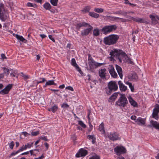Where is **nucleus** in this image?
I'll return each mask as SVG.
<instances>
[{"mask_svg": "<svg viewBox=\"0 0 159 159\" xmlns=\"http://www.w3.org/2000/svg\"><path fill=\"white\" fill-rule=\"evenodd\" d=\"M82 27H87L81 31V34L82 36H87L93 30V27L89 24L84 22H80L78 23L75 25L76 29L80 30Z\"/></svg>", "mask_w": 159, "mask_h": 159, "instance_id": "f257e3e1", "label": "nucleus"}, {"mask_svg": "<svg viewBox=\"0 0 159 159\" xmlns=\"http://www.w3.org/2000/svg\"><path fill=\"white\" fill-rule=\"evenodd\" d=\"M119 36L116 34H111L104 39L103 42L107 45H110L116 43Z\"/></svg>", "mask_w": 159, "mask_h": 159, "instance_id": "f03ea898", "label": "nucleus"}, {"mask_svg": "<svg viewBox=\"0 0 159 159\" xmlns=\"http://www.w3.org/2000/svg\"><path fill=\"white\" fill-rule=\"evenodd\" d=\"M110 55L111 56L115 57L120 62H122V60L124 61L127 56L126 54L122 50L117 49H114L113 51L110 52Z\"/></svg>", "mask_w": 159, "mask_h": 159, "instance_id": "7ed1b4c3", "label": "nucleus"}, {"mask_svg": "<svg viewBox=\"0 0 159 159\" xmlns=\"http://www.w3.org/2000/svg\"><path fill=\"white\" fill-rule=\"evenodd\" d=\"M120 95V96L118 100L116 102V103L117 105L124 107L128 104V101L125 94H121Z\"/></svg>", "mask_w": 159, "mask_h": 159, "instance_id": "20e7f679", "label": "nucleus"}, {"mask_svg": "<svg viewBox=\"0 0 159 159\" xmlns=\"http://www.w3.org/2000/svg\"><path fill=\"white\" fill-rule=\"evenodd\" d=\"M109 91L107 93L108 95H110L113 91H115L118 89V86L115 81H111L108 84Z\"/></svg>", "mask_w": 159, "mask_h": 159, "instance_id": "39448f33", "label": "nucleus"}, {"mask_svg": "<svg viewBox=\"0 0 159 159\" xmlns=\"http://www.w3.org/2000/svg\"><path fill=\"white\" fill-rule=\"evenodd\" d=\"M116 28L117 26L116 25H106L101 29V31L103 34H106L108 33L115 31Z\"/></svg>", "mask_w": 159, "mask_h": 159, "instance_id": "423d86ee", "label": "nucleus"}, {"mask_svg": "<svg viewBox=\"0 0 159 159\" xmlns=\"http://www.w3.org/2000/svg\"><path fill=\"white\" fill-rule=\"evenodd\" d=\"M108 137L111 141H115L117 140H120V138L119 137V134L117 132L110 133L108 134Z\"/></svg>", "mask_w": 159, "mask_h": 159, "instance_id": "0eeeda50", "label": "nucleus"}, {"mask_svg": "<svg viewBox=\"0 0 159 159\" xmlns=\"http://www.w3.org/2000/svg\"><path fill=\"white\" fill-rule=\"evenodd\" d=\"M114 151L117 155L120 156L121 154L125 153L126 152L125 148L122 147L117 146L114 149Z\"/></svg>", "mask_w": 159, "mask_h": 159, "instance_id": "6e6552de", "label": "nucleus"}, {"mask_svg": "<svg viewBox=\"0 0 159 159\" xmlns=\"http://www.w3.org/2000/svg\"><path fill=\"white\" fill-rule=\"evenodd\" d=\"M13 86L12 84L7 85L4 89L0 91V94L5 95L8 94Z\"/></svg>", "mask_w": 159, "mask_h": 159, "instance_id": "1a4fd4ad", "label": "nucleus"}, {"mask_svg": "<svg viewBox=\"0 0 159 159\" xmlns=\"http://www.w3.org/2000/svg\"><path fill=\"white\" fill-rule=\"evenodd\" d=\"M88 154L87 150L84 148H81L79 152L76 154L75 156L77 157H84L85 156Z\"/></svg>", "mask_w": 159, "mask_h": 159, "instance_id": "9d476101", "label": "nucleus"}, {"mask_svg": "<svg viewBox=\"0 0 159 159\" xmlns=\"http://www.w3.org/2000/svg\"><path fill=\"white\" fill-rule=\"evenodd\" d=\"M107 69L111 77L114 78L117 77V75L115 71L114 68L112 65H110Z\"/></svg>", "mask_w": 159, "mask_h": 159, "instance_id": "9b49d317", "label": "nucleus"}, {"mask_svg": "<svg viewBox=\"0 0 159 159\" xmlns=\"http://www.w3.org/2000/svg\"><path fill=\"white\" fill-rule=\"evenodd\" d=\"M106 71H107L106 69L104 68L99 70L98 71L99 75L100 78L103 79H106Z\"/></svg>", "mask_w": 159, "mask_h": 159, "instance_id": "f8f14e48", "label": "nucleus"}, {"mask_svg": "<svg viewBox=\"0 0 159 159\" xmlns=\"http://www.w3.org/2000/svg\"><path fill=\"white\" fill-rule=\"evenodd\" d=\"M129 18L131 19L134 21L139 23H147L148 22L145 21L143 19L140 18H134L131 16H129Z\"/></svg>", "mask_w": 159, "mask_h": 159, "instance_id": "ddd939ff", "label": "nucleus"}, {"mask_svg": "<svg viewBox=\"0 0 159 159\" xmlns=\"http://www.w3.org/2000/svg\"><path fill=\"white\" fill-rule=\"evenodd\" d=\"M128 98L131 106H133L134 107H138V103L133 99L131 96H129L128 97Z\"/></svg>", "mask_w": 159, "mask_h": 159, "instance_id": "4468645a", "label": "nucleus"}, {"mask_svg": "<svg viewBox=\"0 0 159 159\" xmlns=\"http://www.w3.org/2000/svg\"><path fill=\"white\" fill-rule=\"evenodd\" d=\"M136 123L139 125H144L145 123V120L142 118L139 117L137 119Z\"/></svg>", "mask_w": 159, "mask_h": 159, "instance_id": "2eb2a0df", "label": "nucleus"}, {"mask_svg": "<svg viewBox=\"0 0 159 159\" xmlns=\"http://www.w3.org/2000/svg\"><path fill=\"white\" fill-rule=\"evenodd\" d=\"M118 84L119 85L120 89L121 92H125L127 90V87L122 83L121 81H119L118 82Z\"/></svg>", "mask_w": 159, "mask_h": 159, "instance_id": "dca6fc26", "label": "nucleus"}, {"mask_svg": "<svg viewBox=\"0 0 159 159\" xmlns=\"http://www.w3.org/2000/svg\"><path fill=\"white\" fill-rule=\"evenodd\" d=\"M116 68L120 78L122 79L123 77L122 70L121 68L117 65H116Z\"/></svg>", "mask_w": 159, "mask_h": 159, "instance_id": "f3484780", "label": "nucleus"}, {"mask_svg": "<svg viewBox=\"0 0 159 159\" xmlns=\"http://www.w3.org/2000/svg\"><path fill=\"white\" fill-rule=\"evenodd\" d=\"M7 18V12L0 13V19L2 21H5Z\"/></svg>", "mask_w": 159, "mask_h": 159, "instance_id": "a211bd4d", "label": "nucleus"}, {"mask_svg": "<svg viewBox=\"0 0 159 159\" xmlns=\"http://www.w3.org/2000/svg\"><path fill=\"white\" fill-rule=\"evenodd\" d=\"M94 63V65H95V67L96 68H97L99 66H100L102 65H104L105 64L104 63H99L98 62H96L93 59H91V60L88 62V63Z\"/></svg>", "mask_w": 159, "mask_h": 159, "instance_id": "6ab92c4d", "label": "nucleus"}, {"mask_svg": "<svg viewBox=\"0 0 159 159\" xmlns=\"http://www.w3.org/2000/svg\"><path fill=\"white\" fill-rule=\"evenodd\" d=\"M131 79L134 80H137L138 79V76L135 72H133L131 73L130 76Z\"/></svg>", "mask_w": 159, "mask_h": 159, "instance_id": "aec40b11", "label": "nucleus"}, {"mask_svg": "<svg viewBox=\"0 0 159 159\" xmlns=\"http://www.w3.org/2000/svg\"><path fill=\"white\" fill-rule=\"evenodd\" d=\"M56 85V84L54 82L53 80H49L47 81L45 84L43 86L44 88L46 87L47 86L50 85Z\"/></svg>", "mask_w": 159, "mask_h": 159, "instance_id": "412c9836", "label": "nucleus"}, {"mask_svg": "<svg viewBox=\"0 0 159 159\" xmlns=\"http://www.w3.org/2000/svg\"><path fill=\"white\" fill-rule=\"evenodd\" d=\"M151 124L155 128L159 129V123L156 121L152 120Z\"/></svg>", "mask_w": 159, "mask_h": 159, "instance_id": "4be33fe9", "label": "nucleus"}, {"mask_svg": "<svg viewBox=\"0 0 159 159\" xmlns=\"http://www.w3.org/2000/svg\"><path fill=\"white\" fill-rule=\"evenodd\" d=\"M89 15L91 17L95 18H97L99 17V15L93 12H89Z\"/></svg>", "mask_w": 159, "mask_h": 159, "instance_id": "5701e85b", "label": "nucleus"}, {"mask_svg": "<svg viewBox=\"0 0 159 159\" xmlns=\"http://www.w3.org/2000/svg\"><path fill=\"white\" fill-rule=\"evenodd\" d=\"M118 96L117 93H114L109 98V100H111V101H113L115 100L116 98ZM109 102H111V101L109 100Z\"/></svg>", "mask_w": 159, "mask_h": 159, "instance_id": "b1692460", "label": "nucleus"}, {"mask_svg": "<svg viewBox=\"0 0 159 159\" xmlns=\"http://www.w3.org/2000/svg\"><path fill=\"white\" fill-rule=\"evenodd\" d=\"M100 34V30L98 28L94 29L93 30V35L95 36H98Z\"/></svg>", "mask_w": 159, "mask_h": 159, "instance_id": "393cba45", "label": "nucleus"}, {"mask_svg": "<svg viewBox=\"0 0 159 159\" xmlns=\"http://www.w3.org/2000/svg\"><path fill=\"white\" fill-rule=\"evenodd\" d=\"M87 138L89 140L92 139V143L93 144H94L95 143L96 138L93 135H89L87 136Z\"/></svg>", "mask_w": 159, "mask_h": 159, "instance_id": "a878e982", "label": "nucleus"}, {"mask_svg": "<svg viewBox=\"0 0 159 159\" xmlns=\"http://www.w3.org/2000/svg\"><path fill=\"white\" fill-rule=\"evenodd\" d=\"M16 37L18 39L24 43H26L27 41V40L25 39L22 36H20L17 34H16Z\"/></svg>", "mask_w": 159, "mask_h": 159, "instance_id": "bb28decb", "label": "nucleus"}, {"mask_svg": "<svg viewBox=\"0 0 159 159\" xmlns=\"http://www.w3.org/2000/svg\"><path fill=\"white\" fill-rule=\"evenodd\" d=\"M127 13H128L126 11H124L121 10H119L116 11L114 12V13L115 14L122 15L125 16L127 14Z\"/></svg>", "mask_w": 159, "mask_h": 159, "instance_id": "cd10ccee", "label": "nucleus"}, {"mask_svg": "<svg viewBox=\"0 0 159 159\" xmlns=\"http://www.w3.org/2000/svg\"><path fill=\"white\" fill-rule=\"evenodd\" d=\"M43 7L46 10H50L51 7L50 4L48 2H46L43 5Z\"/></svg>", "mask_w": 159, "mask_h": 159, "instance_id": "c85d7f7f", "label": "nucleus"}, {"mask_svg": "<svg viewBox=\"0 0 159 159\" xmlns=\"http://www.w3.org/2000/svg\"><path fill=\"white\" fill-rule=\"evenodd\" d=\"M153 112L158 114L159 112V105L156 104L155 108L153 109Z\"/></svg>", "mask_w": 159, "mask_h": 159, "instance_id": "c756f323", "label": "nucleus"}, {"mask_svg": "<svg viewBox=\"0 0 159 159\" xmlns=\"http://www.w3.org/2000/svg\"><path fill=\"white\" fill-rule=\"evenodd\" d=\"M153 112L158 114L159 112V105L156 104L155 108L153 109Z\"/></svg>", "mask_w": 159, "mask_h": 159, "instance_id": "7c9ffc66", "label": "nucleus"}, {"mask_svg": "<svg viewBox=\"0 0 159 159\" xmlns=\"http://www.w3.org/2000/svg\"><path fill=\"white\" fill-rule=\"evenodd\" d=\"M27 6L28 7H31L34 8H37V5L34 3H33L30 2H28L27 4Z\"/></svg>", "mask_w": 159, "mask_h": 159, "instance_id": "2f4dec72", "label": "nucleus"}, {"mask_svg": "<svg viewBox=\"0 0 159 159\" xmlns=\"http://www.w3.org/2000/svg\"><path fill=\"white\" fill-rule=\"evenodd\" d=\"M7 12V11L5 10L4 7V5L2 3H0V13L2 12Z\"/></svg>", "mask_w": 159, "mask_h": 159, "instance_id": "473e14b6", "label": "nucleus"}, {"mask_svg": "<svg viewBox=\"0 0 159 159\" xmlns=\"http://www.w3.org/2000/svg\"><path fill=\"white\" fill-rule=\"evenodd\" d=\"M58 107L57 105H55L52 108L49 109V111H52L53 112H56L58 109Z\"/></svg>", "mask_w": 159, "mask_h": 159, "instance_id": "72a5a7b5", "label": "nucleus"}, {"mask_svg": "<svg viewBox=\"0 0 159 159\" xmlns=\"http://www.w3.org/2000/svg\"><path fill=\"white\" fill-rule=\"evenodd\" d=\"M90 9L91 7H90L87 6L84 7V9L82 10V11L84 13L88 12H89Z\"/></svg>", "mask_w": 159, "mask_h": 159, "instance_id": "f704fd0d", "label": "nucleus"}, {"mask_svg": "<svg viewBox=\"0 0 159 159\" xmlns=\"http://www.w3.org/2000/svg\"><path fill=\"white\" fill-rule=\"evenodd\" d=\"M94 11L97 12L99 13H102L103 12L104 10L102 8H95L94 9Z\"/></svg>", "mask_w": 159, "mask_h": 159, "instance_id": "c9c22d12", "label": "nucleus"}, {"mask_svg": "<svg viewBox=\"0 0 159 159\" xmlns=\"http://www.w3.org/2000/svg\"><path fill=\"white\" fill-rule=\"evenodd\" d=\"M2 69L3 70L4 73L6 74V75L7 76L9 73V70L5 67H3Z\"/></svg>", "mask_w": 159, "mask_h": 159, "instance_id": "e433bc0d", "label": "nucleus"}, {"mask_svg": "<svg viewBox=\"0 0 159 159\" xmlns=\"http://www.w3.org/2000/svg\"><path fill=\"white\" fill-rule=\"evenodd\" d=\"M71 64L73 66L75 67L78 66L75 60V58L72 59L71 60Z\"/></svg>", "mask_w": 159, "mask_h": 159, "instance_id": "4c0bfd02", "label": "nucleus"}, {"mask_svg": "<svg viewBox=\"0 0 159 159\" xmlns=\"http://www.w3.org/2000/svg\"><path fill=\"white\" fill-rule=\"evenodd\" d=\"M89 65V67L90 68V70L92 71H93L94 70V68H95V65H94V63H88Z\"/></svg>", "mask_w": 159, "mask_h": 159, "instance_id": "58836bf2", "label": "nucleus"}, {"mask_svg": "<svg viewBox=\"0 0 159 159\" xmlns=\"http://www.w3.org/2000/svg\"><path fill=\"white\" fill-rule=\"evenodd\" d=\"M50 2L53 6H56L57 5L58 0H50Z\"/></svg>", "mask_w": 159, "mask_h": 159, "instance_id": "ea45409f", "label": "nucleus"}, {"mask_svg": "<svg viewBox=\"0 0 159 159\" xmlns=\"http://www.w3.org/2000/svg\"><path fill=\"white\" fill-rule=\"evenodd\" d=\"M112 18L114 20H116L117 19H121V21L122 22H126L127 20L125 19L121 18H120L119 17H112Z\"/></svg>", "mask_w": 159, "mask_h": 159, "instance_id": "a19ab883", "label": "nucleus"}, {"mask_svg": "<svg viewBox=\"0 0 159 159\" xmlns=\"http://www.w3.org/2000/svg\"><path fill=\"white\" fill-rule=\"evenodd\" d=\"M98 129L100 131H104V125L103 123H102L99 126Z\"/></svg>", "mask_w": 159, "mask_h": 159, "instance_id": "79ce46f5", "label": "nucleus"}, {"mask_svg": "<svg viewBox=\"0 0 159 159\" xmlns=\"http://www.w3.org/2000/svg\"><path fill=\"white\" fill-rule=\"evenodd\" d=\"M21 76L23 77L24 80H26L29 78L28 75H25L23 72L21 73Z\"/></svg>", "mask_w": 159, "mask_h": 159, "instance_id": "37998d69", "label": "nucleus"}, {"mask_svg": "<svg viewBox=\"0 0 159 159\" xmlns=\"http://www.w3.org/2000/svg\"><path fill=\"white\" fill-rule=\"evenodd\" d=\"M152 118L156 120H158L159 118L158 114L153 112L152 114Z\"/></svg>", "mask_w": 159, "mask_h": 159, "instance_id": "c03bdc74", "label": "nucleus"}, {"mask_svg": "<svg viewBox=\"0 0 159 159\" xmlns=\"http://www.w3.org/2000/svg\"><path fill=\"white\" fill-rule=\"evenodd\" d=\"M149 17L151 19V20L152 21L154 22L157 21V20L155 16L153 15H150L149 16Z\"/></svg>", "mask_w": 159, "mask_h": 159, "instance_id": "a18cd8bd", "label": "nucleus"}, {"mask_svg": "<svg viewBox=\"0 0 159 159\" xmlns=\"http://www.w3.org/2000/svg\"><path fill=\"white\" fill-rule=\"evenodd\" d=\"M79 124L83 128H85L86 127L85 125L84 124L83 122L81 120H80L79 121Z\"/></svg>", "mask_w": 159, "mask_h": 159, "instance_id": "49530a36", "label": "nucleus"}, {"mask_svg": "<svg viewBox=\"0 0 159 159\" xmlns=\"http://www.w3.org/2000/svg\"><path fill=\"white\" fill-rule=\"evenodd\" d=\"M76 70L81 74L82 75H83V73L82 71L80 68L78 66L75 67Z\"/></svg>", "mask_w": 159, "mask_h": 159, "instance_id": "de8ad7c7", "label": "nucleus"}, {"mask_svg": "<svg viewBox=\"0 0 159 159\" xmlns=\"http://www.w3.org/2000/svg\"><path fill=\"white\" fill-rule=\"evenodd\" d=\"M26 149V147L25 145L24 146L23 145L22 147L20 148L19 150L17 151H18V152H19L24 150Z\"/></svg>", "mask_w": 159, "mask_h": 159, "instance_id": "09e8293b", "label": "nucleus"}, {"mask_svg": "<svg viewBox=\"0 0 159 159\" xmlns=\"http://www.w3.org/2000/svg\"><path fill=\"white\" fill-rule=\"evenodd\" d=\"M39 134V131L35 132H32L31 133V135L32 136H36L38 135Z\"/></svg>", "mask_w": 159, "mask_h": 159, "instance_id": "8fccbe9b", "label": "nucleus"}, {"mask_svg": "<svg viewBox=\"0 0 159 159\" xmlns=\"http://www.w3.org/2000/svg\"><path fill=\"white\" fill-rule=\"evenodd\" d=\"M33 142H32L30 144L27 143L26 145H25L26 149L28 148H30L31 147H32L33 146Z\"/></svg>", "mask_w": 159, "mask_h": 159, "instance_id": "3c124183", "label": "nucleus"}, {"mask_svg": "<svg viewBox=\"0 0 159 159\" xmlns=\"http://www.w3.org/2000/svg\"><path fill=\"white\" fill-rule=\"evenodd\" d=\"M15 144L13 141H11L9 144L10 148L12 149L13 147L14 146Z\"/></svg>", "mask_w": 159, "mask_h": 159, "instance_id": "603ef678", "label": "nucleus"}, {"mask_svg": "<svg viewBox=\"0 0 159 159\" xmlns=\"http://www.w3.org/2000/svg\"><path fill=\"white\" fill-rule=\"evenodd\" d=\"M40 139H42V140H44L45 141H48V139H47V136H41L40 138Z\"/></svg>", "mask_w": 159, "mask_h": 159, "instance_id": "864d4df0", "label": "nucleus"}, {"mask_svg": "<svg viewBox=\"0 0 159 159\" xmlns=\"http://www.w3.org/2000/svg\"><path fill=\"white\" fill-rule=\"evenodd\" d=\"M69 107V105L66 103H64L61 104V107L63 108H67Z\"/></svg>", "mask_w": 159, "mask_h": 159, "instance_id": "5fc2aeb1", "label": "nucleus"}, {"mask_svg": "<svg viewBox=\"0 0 159 159\" xmlns=\"http://www.w3.org/2000/svg\"><path fill=\"white\" fill-rule=\"evenodd\" d=\"M89 159H100V158L99 156L95 155Z\"/></svg>", "mask_w": 159, "mask_h": 159, "instance_id": "6e6d98bb", "label": "nucleus"}, {"mask_svg": "<svg viewBox=\"0 0 159 159\" xmlns=\"http://www.w3.org/2000/svg\"><path fill=\"white\" fill-rule=\"evenodd\" d=\"M19 153V152H18V151H16V152H13L11 153L10 154V156H9V157H11V156H14Z\"/></svg>", "mask_w": 159, "mask_h": 159, "instance_id": "4d7b16f0", "label": "nucleus"}, {"mask_svg": "<svg viewBox=\"0 0 159 159\" xmlns=\"http://www.w3.org/2000/svg\"><path fill=\"white\" fill-rule=\"evenodd\" d=\"M129 87L131 89V91L132 92H133L134 91V86H133L132 84H130L129 85Z\"/></svg>", "mask_w": 159, "mask_h": 159, "instance_id": "13d9d810", "label": "nucleus"}, {"mask_svg": "<svg viewBox=\"0 0 159 159\" xmlns=\"http://www.w3.org/2000/svg\"><path fill=\"white\" fill-rule=\"evenodd\" d=\"M40 79H42V80L41 81H39L37 82V84H38L39 83H42L43 82H44L45 81H46V79L44 78H40Z\"/></svg>", "mask_w": 159, "mask_h": 159, "instance_id": "bf43d9fd", "label": "nucleus"}, {"mask_svg": "<svg viewBox=\"0 0 159 159\" xmlns=\"http://www.w3.org/2000/svg\"><path fill=\"white\" fill-rule=\"evenodd\" d=\"M71 138L73 141H75L76 139V135L74 134L71 135Z\"/></svg>", "mask_w": 159, "mask_h": 159, "instance_id": "052dcab7", "label": "nucleus"}, {"mask_svg": "<svg viewBox=\"0 0 159 159\" xmlns=\"http://www.w3.org/2000/svg\"><path fill=\"white\" fill-rule=\"evenodd\" d=\"M66 89L72 91H73L74 90L73 88L72 87L70 86L66 87Z\"/></svg>", "mask_w": 159, "mask_h": 159, "instance_id": "680f3d73", "label": "nucleus"}, {"mask_svg": "<svg viewBox=\"0 0 159 159\" xmlns=\"http://www.w3.org/2000/svg\"><path fill=\"white\" fill-rule=\"evenodd\" d=\"M130 118L131 120H135V121L136 122V116H131Z\"/></svg>", "mask_w": 159, "mask_h": 159, "instance_id": "e2e57ef3", "label": "nucleus"}, {"mask_svg": "<svg viewBox=\"0 0 159 159\" xmlns=\"http://www.w3.org/2000/svg\"><path fill=\"white\" fill-rule=\"evenodd\" d=\"M22 134L24 135L25 136H27L28 135H30V134L26 132H22Z\"/></svg>", "mask_w": 159, "mask_h": 159, "instance_id": "0e129e2a", "label": "nucleus"}, {"mask_svg": "<svg viewBox=\"0 0 159 159\" xmlns=\"http://www.w3.org/2000/svg\"><path fill=\"white\" fill-rule=\"evenodd\" d=\"M1 58L3 59V60H4V59H7V57H6L5 56V55L4 54H1Z\"/></svg>", "mask_w": 159, "mask_h": 159, "instance_id": "69168bd1", "label": "nucleus"}, {"mask_svg": "<svg viewBox=\"0 0 159 159\" xmlns=\"http://www.w3.org/2000/svg\"><path fill=\"white\" fill-rule=\"evenodd\" d=\"M49 38L50 39L52 40L53 42H55L54 39L52 37V36L51 35H49L48 36Z\"/></svg>", "mask_w": 159, "mask_h": 159, "instance_id": "338daca9", "label": "nucleus"}, {"mask_svg": "<svg viewBox=\"0 0 159 159\" xmlns=\"http://www.w3.org/2000/svg\"><path fill=\"white\" fill-rule=\"evenodd\" d=\"M44 157L43 156V154H42V156L40 157H39L38 158H35L34 159H43V158Z\"/></svg>", "mask_w": 159, "mask_h": 159, "instance_id": "774afa93", "label": "nucleus"}]
</instances>
